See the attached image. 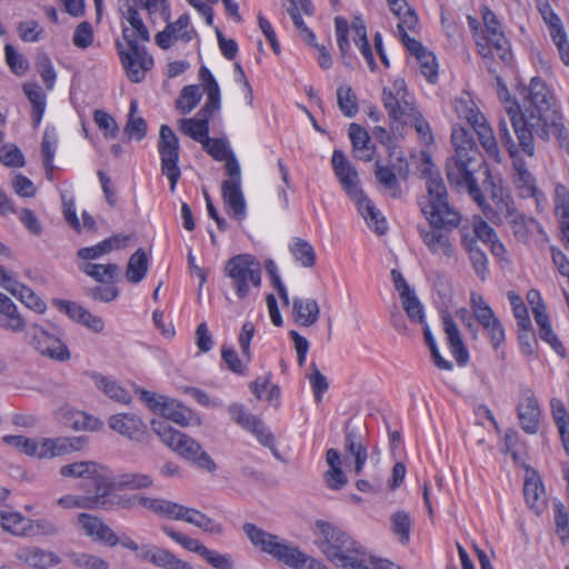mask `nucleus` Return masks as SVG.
Masks as SVG:
<instances>
[{
	"mask_svg": "<svg viewBox=\"0 0 569 569\" xmlns=\"http://www.w3.org/2000/svg\"><path fill=\"white\" fill-rule=\"evenodd\" d=\"M513 104L507 107V114L526 156H535L533 133L545 141L553 136L559 147L569 154V132L562 114L551 107L548 87L541 78H532L522 104Z\"/></svg>",
	"mask_w": 569,
	"mask_h": 569,
	"instance_id": "nucleus-1",
	"label": "nucleus"
},
{
	"mask_svg": "<svg viewBox=\"0 0 569 569\" xmlns=\"http://www.w3.org/2000/svg\"><path fill=\"white\" fill-rule=\"evenodd\" d=\"M427 176V202H420L421 211L429 221L428 227H419L423 244L433 254L447 260L457 258L450 232L461 222L460 213L450 206L443 180L429 167L423 170Z\"/></svg>",
	"mask_w": 569,
	"mask_h": 569,
	"instance_id": "nucleus-2",
	"label": "nucleus"
},
{
	"mask_svg": "<svg viewBox=\"0 0 569 569\" xmlns=\"http://www.w3.org/2000/svg\"><path fill=\"white\" fill-rule=\"evenodd\" d=\"M119 11L129 26H122V39L127 47L122 41L117 40L116 48L129 80L139 83L154 63L143 44L150 41V32L130 0H122Z\"/></svg>",
	"mask_w": 569,
	"mask_h": 569,
	"instance_id": "nucleus-3",
	"label": "nucleus"
},
{
	"mask_svg": "<svg viewBox=\"0 0 569 569\" xmlns=\"http://www.w3.org/2000/svg\"><path fill=\"white\" fill-rule=\"evenodd\" d=\"M451 141L456 154L447 161V179L451 186L466 189L479 206H483L485 197L478 186L475 173L482 168L485 159L477 142L463 127H453Z\"/></svg>",
	"mask_w": 569,
	"mask_h": 569,
	"instance_id": "nucleus-4",
	"label": "nucleus"
},
{
	"mask_svg": "<svg viewBox=\"0 0 569 569\" xmlns=\"http://www.w3.org/2000/svg\"><path fill=\"white\" fill-rule=\"evenodd\" d=\"M203 149L217 161H226L228 179L221 183V196L228 214L242 221L246 218V200L241 191V169L232 151L223 139L208 137L202 143Z\"/></svg>",
	"mask_w": 569,
	"mask_h": 569,
	"instance_id": "nucleus-5",
	"label": "nucleus"
},
{
	"mask_svg": "<svg viewBox=\"0 0 569 569\" xmlns=\"http://www.w3.org/2000/svg\"><path fill=\"white\" fill-rule=\"evenodd\" d=\"M242 531L249 541L260 551L293 569H329L321 561L302 552L297 546L288 543L277 535L264 531L258 526L246 522Z\"/></svg>",
	"mask_w": 569,
	"mask_h": 569,
	"instance_id": "nucleus-6",
	"label": "nucleus"
},
{
	"mask_svg": "<svg viewBox=\"0 0 569 569\" xmlns=\"http://www.w3.org/2000/svg\"><path fill=\"white\" fill-rule=\"evenodd\" d=\"M151 427L161 441L182 459L192 462L198 468L208 472H214L217 470V465L213 459L193 438L173 429L166 420L162 419H153L151 421Z\"/></svg>",
	"mask_w": 569,
	"mask_h": 569,
	"instance_id": "nucleus-7",
	"label": "nucleus"
},
{
	"mask_svg": "<svg viewBox=\"0 0 569 569\" xmlns=\"http://www.w3.org/2000/svg\"><path fill=\"white\" fill-rule=\"evenodd\" d=\"M382 101L391 121L399 122L405 116L412 117L418 134L427 142L432 140L430 126L420 113L416 112V103L403 79H396L391 88H383Z\"/></svg>",
	"mask_w": 569,
	"mask_h": 569,
	"instance_id": "nucleus-8",
	"label": "nucleus"
},
{
	"mask_svg": "<svg viewBox=\"0 0 569 569\" xmlns=\"http://www.w3.org/2000/svg\"><path fill=\"white\" fill-rule=\"evenodd\" d=\"M316 527L322 536L317 546L331 562L342 567V563L351 560V553H363L357 541L341 529L322 520H318Z\"/></svg>",
	"mask_w": 569,
	"mask_h": 569,
	"instance_id": "nucleus-9",
	"label": "nucleus"
},
{
	"mask_svg": "<svg viewBox=\"0 0 569 569\" xmlns=\"http://www.w3.org/2000/svg\"><path fill=\"white\" fill-rule=\"evenodd\" d=\"M2 440L7 445L17 448L20 452L38 458L54 457L67 451L79 450L84 443L81 437L56 440L44 439L42 442H37L23 436H4Z\"/></svg>",
	"mask_w": 569,
	"mask_h": 569,
	"instance_id": "nucleus-10",
	"label": "nucleus"
},
{
	"mask_svg": "<svg viewBox=\"0 0 569 569\" xmlns=\"http://www.w3.org/2000/svg\"><path fill=\"white\" fill-rule=\"evenodd\" d=\"M498 134L502 146L507 149L513 166V183L522 198H533L537 194L536 180L527 169L526 162L519 157L521 147L512 139L507 121L501 119L498 123Z\"/></svg>",
	"mask_w": 569,
	"mask_h": 569,
	"instance_id": "nucleus-11",
	"label": "nucleus"
},
{
	"mask_svg": "<svg viewBox=\"0 0 569 569\" xmlns=\"http://www.w3.org/2000/svg\"><path fill=\"white\" fill-rule=\"evenodd\" d=\"M224 273L231 279L232 287L240 299L249 295V282L257 288L261 284L260 264L248 253L230 258L226 262Z\"/></svg>",
	"mask_w": 569,
	"mask_h": 569,
	"instance_id": "nucleus-12",
	"label": "nucleus"
},
{
	"mask_svg": "<svg viewBox=\"0 0 569 569\" xmlns=\"http://www.w3.org/2000/svg\"><path fill=\"white\" fill-rule=\"evenodd\" d=\"M29 346L40 356L57 362H66L71 359L68 346L56 335L50 333L41 326L33 323L28 333Z\"/></svg>",
	"mask_w": 569,
	"mask_h": 569,
	"instance_id": "nucleus-13",
	"label": "nucleus"
},
{
	"mask_svg": "<svg viewBox=\"0 0 569 569\" xmlns=\"http://www.w3.org/2000/svg\"><path fill=\"white\" fill-rule=\"evenodd\" d=\"M159 153L161 156V172L170 181V190H176V184L181 176L179 161V140L168 124H162L159 132Z\"/></svg>",
	"mask_w": 569,
	"mask_h": 569,
	"instance_id": "nucleus-14",
	"label": "nucleus"
},
{
	"mask_svg": "<svg viewBox=\"0 0 569 569\" xmlns=\"http://www.w3.org/2000/svg\"><path fill=\"white\" fill-rule=\"evenodd\" d=\"M232 419L242 428L251 432L259 443L268 448L277 460H282L277 449L274 436L264 426L263 421L252 413L246 412L243 406L232 403L228 409Z\"/></svg>",
	"mask_w": 569,
	"mask_h": 569,
	"instance_id": "nucleus-15",
	"label": "nucleus"
},
{
	"mask_svg": "<svg viewBox=\"0 0 569 569\" xmlns=\"http://www.w3.org/2000/svg\"><path fill=\"white\" fill-rule=\"evenodd\" d=\"M78 522L86 535L91 537L94 541L101 542L108 547H114L120 543L131 551H138L140 549V546L130 537L122 536L118 538L113 530L98 517L81 513L78 517Z\"/></svg>",
	"mask_w": 569,
	"mask_h": 569,
	"instance_id": "nucleus-16",
	"label": "nucleus"
},
{
	"mask_svg": "<svg viewBox=\"0 0 569 569\" xmlns=\"http://www.w3.org/2000/svg\"><path fill=\"white\" fill-rule=\"evenodd\" d=\"M470 307L475 319L489 335L493 349H498L505 341V329L492 308L478 292H471Z\"/></svg>",
	"mask_w": 569,
	"mask_h": 569,
	"instance_id": "nucleus-17",
	"label": "nucleus"
},
{
	"mask_svg": "<svg viewBox=\"0 0 569 569\" xmlns=\"http://www.w3.org/2000/svg\"><path fill=\"white\" fill-rule=\"evenodd\" d=\"M457 111L459 112L460 117L466 118L472 130L477 133L478 139L488 156L497 162H500V150L498 142L485 116L479 111L468 108L462 111L457 108Z\"/></svg>",
	"mask_w": 569,
	"mask_h": 569,
	"instance_id": "nucleus-18",
	"label": "nucleus"
},
{
	"mask_svg": "<svg viewBox=\"0 0 569 569\" xmlns=\"http://www.w3.org/2000/svg\"><path fill=\"white\" fill-rule=\"evenodd\" d=\"M482 19L487 42L496 50L498 57L505 63H510L512 59L510 43L500 29V22L497 16L488 7H485L482 9Z\"/></svg>",
	"mask_w": 569,
	"mask_h": 569,
	"instance_id": "nucleus-19",
	"label": "nucleus"
},
{
	"mask_svg": "<svg viewBox=\"0 0 569 569\" xmlns=\"http://www.w3.org/2000/svg\"><path fill=\"white\" fill-rule=\"evenodd\" d=\"M109 427L131 441L147 443L148 428L136 415L118 413L109 418Z\"/></svg>",
	"mask_w": 569,
	"mask_h": 569,
	"instance_id": "nucleus-20",
	"label": "nucleus"
},
{
	"mask_svg": "<svg viewBox=\"0 0 569 569\" xmlns=\"http://www.w3.org/2000/svg\"><path fill=\"white\" fill-rule=\"evenodd\" d=\"M402 43L411 56H413L420 64L423 77L435 83L438 78V63L435 54L429 51L422 43L408 34H402Z\"/></svg>",
	"mask_w": 569,
	"mask_h": 569,
	"instance_id": "nucleus-21",
	"label": "nucleus"
},
{
	"mask_svg": "<svg viewBox=\"0 0 569 569\" xmlns=\"http://www.w3.org/2000/svg\"><path fill=\"white\" fill-rule=\"evenodd\" d=\"M137 552V557L149 561L154 567L162 569H193V567L179 558L171 551L151 545H142Z\"/></svg>",
	"mask_w": 569,
	"mask_h": 569,
	"instance_id": "nucleus-22",
	"label": "nucleus"
},
{
	"mask_svg": "<svg viewBox=\"0 0 569 569\" xmlns=\"http://www.w3.org/2000/svg\"><path fill=\"white\" fill-rule=\"evenodd\" d=\"M189 23L188 14H181L177 21L169 22L162 31L156 34V43L161 49L167 50L173 41L190 42L197 36V32L194 29H189Z\"/></svg>",
	"mask_w": 569,
	"mask_h": 569,
	"instance_id": "nucleus-23",
	"label": "nucleus"
},
{
	"mask_svg": "<svg viewBox=\"0 0 569 569\" xmlns=\"http://www.w3.org/2000/svg\"><path fill=\"white\" fill-rule=\"evenodd\" d=\"M332 167L335 173L345 189L348 197L359 194L361 189L359 184L358 172L356 168L349 162L347 157L341 150H335L332 153Z\"/></svg>",
	"mask_w": 569,
	"mask_h": 569,
	"instance_id": "nucleus-24",
	"label": "nucleus"
},
{
	"mask_svg": "<svg viewBox=\"0 0 569 569\" xmlns=\"http://www.w3.org/2000/svg\"><path fill=\"white\" fill-rule=\"evenodd\" d=\"M103 468H97L94 475L90 477V481L92 487L94 488L93 496L88 497V507H100L104 510L110 509V500L111 496H113L112 491L117 488L116 478L104 475L102 472Z\"/></svg>",
	"mask_w": 569,
	"mask_h": 569,
	"instance_id": "nucleus-25",
	"label": "nucleus"
},
{
	"mask_svg": "<svg viewBox=\"0 0 569 569\" xmlns=\"http://www.w3.org/2000/svg\"><path fill=\"white\" fill-rule=\"evenodd\" d=\"M442 329L446 335L448 348L459 366H466L469 362V351L465 345L460 330L450 313L445 312L441 316Z\"/></svg>",
	"mask_w": 569,
	"mask_h": 569,
	"instance_id": "nucleus-26",
	"label": "nucleus"
},
{
	"mask_svg": "<svg viewBox=\"0 0 569 569\" xmlns=\"http://www.w3.org/2000/svg\"><path fill=\"white\" fill-rule=\"evenodd\" d=\"M523 401L518 405V418L522 430L529 435H535L539 430L540 407L532 390L527 389L522 393Z\"/></svg>",
	"mask_w": 569,
	"mask_h": 569,
	"instance_id": "nucleus-27",
	"label": "nucleus"
},
{
	"mask_svg": "<svg viewBox=\"0 0 569 569\" xmlns=\"http://www.w3.org/2000/svg\"><path fill=\"white\" fill-rule=\"evenodd\" d=\"M349 199L357 204L360 214L369 228L380 236L387 232L388 226L385 217L362 189L359 190V194L352 196Z\"/></svg>",
	"mask_w": 569,
	"mask_h": 569,
	"instance_id": "nucleus-28",
	"label": "nucleus"
},
{
	"mask_svg": "<svg viewBox=\"0 0 569 569\" xmlns=\"http://www.w3.org/2000/svg\"><path fill=\"white\" fill-rule=\"evenodd\" d=\"M52 303L59 311L66 312L72 320L86 326L97 333L101 332L104 328V323L100 317L92 315L82 306L73 301L54 299Z\"/></svg>",
	"mask_w": 569,
	"mask_h": 569,
	"instance_id": "nucleus-29",
	"label": "nucleus"
},
{
	"mask_svg": "<svg viewBox=\"0 0 569 569\" xmlns=\"http://www.w3.org/2000/svg\"><path fill=\"white\" fill-rule=\"evenodd\" d=\"M213 111H203L201 108L194 118L179 120V129L194 141L202 143L209 136V120Z\"/></svg>",
	"mask_w": 569,
	"mask_h": 569,
	"instance_id": "nucleus-30",
	"label": "nucleus"
},
{
	"mask_svg": "<svg viewBox=\"0 0 569 569\" xmlns=\"http://www.w3.org/2000/svg\"><path fill=\"white\" fill-rule=\"evenodd\" d=\"M320 318V307L316 299L296 298L292 301V319L300 327H311Z\"/></svg>",
	"mask_w": 569,
	"mask_h": 569,
	"instance_id": "nucleus-31",
	"label": "nucleus"
},
{
	"mask_svg": "<svg viewBox=\"0 0 569 569\" xmlns=\"http://www.w3.org/2000/svg\"><path fill=\"white\" fill-rule=\"evenodd\" d=\"M473 234L470 238H476L477 243L482 241L490 248V251L496 257H502L506 253V248L498 239L497 233L492 227L481 217H475L472 223Z\"/></svg>",
	"mask_w": 569,
	"mask_h": 569,
	"instance_id": "nucleus-32",
	"label": "nucleus"
},
{
	"mask_svg": "<svg viewBox=\"0 0 569 569\" xmlns=\"http://www.w3.org/2000/svg\"><path fill=\"white\" fill-rule=\"evenodd\" d=\"M18 558L30 569H51L60 562V558L53 552L36 547L19 550Z\"/></svg>",
	"mask_w": 569,
	"mask_h": 569,
	"instance_id": "nucleus-33",
	"label": "nucleus"
},
{
	"mask_svg": "<svg viewBox=\"0 0 569 569\" xmlns=\"http://www.w3.org/2000/svg\"><path fill=\"white\" fill-rule=\"evenodd\" d=\"M129 239V236L114 234L97 243L96 246L79 249L77 254L82 260L98 259L103 254L111 252L112 250L123 248Z\"/></svg>",
	"mask_w": 569,
	"mask_h": 569,
	"instance_id": "nucleus-34",
	"label": "nucleus"
},
{
	"mask_svg": "<svg viewBox=\"0 0 569 569\" xmlns=\"http://www.w3.org/2000/svg\"><path fill=\"white\" fill-rule=\"evenodd\" d=\"M545 23L548 26L552 41L555 42L561 61L569 66V41L563 24L556 12L543 18Z\"/></svg>",
	"mask_w": 569,
	"mask_h": 569,
	"instance_id": "nucleus-35",
	"label": "nucleus"
},
{
	"mask_svg": "<svg viewBox=\"0 0 569 569\" xmlns=\"http://www.w3.org/2000/svg\"><path fill=\"white\" fill-rule=\"evenodd\" d=\"M461 246L468 252L472 268L481 280H486L488 272V258L483 250L477 243L476 238H470L468 232L462 231Z\"/></svg>",
	"mask_w": 569,
	"mask_h": 569,
	"instance_id": "nucleus-36",
	"label": "nucleus"
},
{
	"mask_svg": "<svg viewBox=\"0 0 569 569\" xmlns=\"http://www.w3.org/2000/svg\"><path fill=\"white\" fill-rule=\"evenodd\" d=\"M87 375L94 382L96 387L100 389L104 395H107L110 399L123 405L130 403L131 397L129 392L124 388L119 386L114 380H111L108 377L96 371H89Z\"/></svg>",
	"mask_w": 569,
	"mask_h": 569,
	"instance_id": "nucleus-37",
	"label": "nucleus"
},
{
	"mask_svg": "<svg viewBox=\"0 0 569 569\" xmlns=\"http://www.w3.org/2000/svg\"><path fill=\"white\" fill-rule=\"evenodd\" d=\"M349 138L351 140L356 158L362 161H371L373 147H369L370 137L368 132L358 123L349 126Z\"/></svg>",
	"mask_w": 569,
	"mask_h": 569,
	"instance_id": "nucleus-38",
	"label": "nucleus"
},
{
	"mask_svg": "<svg viewBox=\"0 0 569 569\" xmlns=\"http://www.w3.org/2000/svg\"><path fill=\"white\" fill-rule=\"evenodd\" d=\"M0 328L11 332H22L26 328L23 317L10 298L0 308Z\"/></svg>",
	"mask_w": 569,
	"mask_h": 569,
	"instance_id": "nucleus-39",
	"label": "nucleus"
},
{
	"mask_svg": "<svg viewBox=\"0 0 569 569\" xmlns=\"http://www.w3.org/2000/svg\"><path fill=\"white\" fill-rule=\"evenodd\" d=\"M523 495L529 508L538 515L541 513L545 509L546 502L543 497V486L538 477L532 476L526 479L523 485Z\"/></svg>",
	"mask_w": 569,
	"mask_h": 569,
	"instance_id": "nucleus-40",
	"label": "nucleus"
},
{
	"mask_svg": "<svg viewBox=\"0 0 569 569\" xmlns=\"http://www.w3.org/2000/svg\"><path fill=\"white\" fill-rule=\"evenodd\" d=\"M182 521H186L204 532L211 533V535H222L223 533V527L221 523L217 522L214 519L208 517L200 510L186 507L184 510V518H182Z\"/></svg>",
	"mask_w": 569,
	"mask_h": 569,
	"instance_id": "nucleus-41",
	"label": "nucleus"
},
{
	"mask_svg": "<svg viewBox=\"0 0 569 569\" xmlns=\"http://www.w3.org/2000/svg\"><path fill=\"white\" fill-rule=\"evenodd\" d=\"M80 270L100 283L118 280L120 271L116 263L99 264L92 262H84L80 264Z\"/></svg>",
	"mask_w": 569,
	"mask_h": 569,
	"instance_id": "nucleus-42",
	"label": "nucleus"
},
{
	"mask_svg": "<svg viewBox=\"0 0 569 569\" xmlns=\"http://www.w3.org/2000/svg\"><path fill=\"white\" fill-rule=\"evenodd\" d=\"M22 88L32 106L33 126L38 127L46 110V94L38 83H24Z\"/></svg>",
	"mask_w": 569,
	"mask_h": 569,
	"instance_id": "nucleus-43",
	"label": "nucleus"
},
{
	"mask_svg": "<svg viewBox=\"0 0 569 569\" xmlns=\"http://www.w3.org/2000/svg\"><path fill=\"white\" fill-rule=\"evenodd\" d=\"M0 526L16 536H29L30 533V519L24 518L19 512L0 510Z\"/></svg>",
	"mask_w": 569,
	"mask_h": 569,
	"instance_id": "nucleus-44",
	"label": "nucleus"
},
{
	"mask_svg": "<svg viewBox=\"0 0 569 569\" xmlns=\"http://www.w3.org/2000/svg\"><path fill=\"white\" fill-rule=\"evenodd\" d=\"M538 327H539V335L540 338L546 341L548 345L551 346V348L561 357H565L566 350L553 332L550 322H549V316L547 312H540L536 311V318H535Z\"/></svg>",
	"mask_w": 569,
	"mask_h": 569,
	"instance_id": "nucleus-45",
	"label": "nucleus"
},
{
	"mask_svg": "<svg viewBox=\"0 0 569 569\" xmlns=\"http://www.w3.org/2000/svg\"><path fill=\"white\" fill-rule=\"evenodd\" d=\"M137 111L138 102L137 100H132L130 102L128 120L123 130L129 140L134 139L137 141H141L147 134L148 127L146 120L142 117L136 116Z\"/></svg>",
	"mask_w": 569,
	"mask_h": 569,
	"instance_id": "nucleus-46",
	"label": "nucleus"
},
{
	"mask_svg": "<svg viewBox=\"0 0 569 569\" xmlns=\"http://www.w3.org/2000/svg\"><path fill=\"white\" fill-rule=\"evenodd\" d=\"M148 272V257L143 249H138L129 259L126 277L132 283L143 280Z\"/></svg>",
	"mask_w": 569,
	"mask_h": 569,
	"instance_id": "nucleus-47",
	"label": "nucleus"
},
{
	"mask_svg": "<svg viewBox=\"0 0 569 569\" xmlns=\"http://www.w3.org/2000/svg\"><path fill=\"white\" fill-rule=\"evenodd\" d=\"M118 489L140 490L153 486V478L147 473L126 472L116 477Z\"/></svg>",
	"mask_w": 569,
	"mask_h": 569,
	"instance_id": "nucleus-48",
	"label": "nucleus"
},
{
	"mask_svg": "<svg viewBox=\"0 0 569 569\" xmlns=\"http://www.w3.org/2000/svg\"><path fill=\"white\" fill-rule=\"evenodd\" d=\"M34 66L46 89L52 90L56 86L57 72L52 66L50 57L46 52H39L37 54Z\"/></svg>",
	"mask_w": 569,
	"mask_h": 569,
	"instance_id": "nucleus-49",
	"label": "nucleus"
},
{
	"mask_svg": "<svg viewBox=\"0 0 569 569\" xmlns=\"http://www.w3.org/2000/svg\"><path fill=\"white\" fill-rule=\"evenodd\" d=\"M337 100L340 111L348 118L358 113V100L355 91L349 86H340L337 89Z\"/></svg>",
	"mask_w": 569,
	"mask_h": 569,
	"instance_id": "nucleus-50",
	"label": "nucleus"
},
{
	"mask_svg": "<svg viewBox=\"0 0 569 569\" xmlns=\"http://www.w3.org/2000/svg\"><path fill=\"white\" fill-rule=\"evenodd\" d=\"M390 520L392 532L399 537V540L402 545H407L410 540V531L412 526L409 513L403 510L396 511L391 515Z\"/></svg>",
	"mask_w": 569,
	"mask_h": 569,
	"instance_id": "nucleus-51",
	"label": "nucleus"
},
{
	"mask_svg": "<svg viewBox=\"0 0 569 569\" xmlns=\"http://www.w3.org/2000/svg\"><path fill=\"white\" fill-rule=\"evenodd\" d=\"M161 530L166 536H168L173 541H176L177 543L182 546L184 549H187L188 551L198 553L200 557L202 556V553L204 552V550L207 548L198 539H192V538L174 530L170 526H162Z\"/></svg>",
	"mask_w": 569,
	"mask_h": 569,
	"instance_id": "nucleus-52",
	"label": "nucleus"
},
{
	"mask_svg": "<svg viewBox=\"0 0 569 569\" xmlns=\"http://www.w3.org/2000/svg\"><path fill=\"white\" fill-rule=\"evenodd\" d=\"M290 251L302 267L311 268L316 263V252L313 247L305 239H297Z\"/></svg>",
	"mask_w": 569,
	"mask_h": 569,
	"instance_id": "nucleus-53",
	"label": "nucleus"
},
{
	"mask_svg": "<svg viewBox=\"0 0 569 569\" xmlns=\"http://www.w3.org/2000/svg\"><path fill=\"white\" fill-rule=\"evenodd\" d=\"M200 99L201 93L199 91V87L196 84L187 86L181 90L180 97L177 100V109L182 114H188L197 107Z\"/></svg>",
	"mask_w": 569,
	"mask_h": 569,
	"instance_id": "nucleus-54",
	"label": "nucleus"
},
{
	"mask_svg": "<svg viewBox=\"0 0 569 569\" xmlns=\"http://www.w3.org/2000/svg\"><path fill=\"white\" fill-rule=\"evenodd\" d=\"M97 468L98 465L92 461H79L62 466L60 475L62 477L90 479V477L96 473Z\"/></svg>",
	"mask_w": 569,
	"mask_h": 569,
	"instance_id": "nucleus-55",
	"label": "nucleus"
},
{
	"mask_svg": "<svg viewBox=\"0 0 569 569\" xmlns=\"http://www.w3.org/2000/svg\"><path fill=\"white\" fill-rule=\"evenodd\" d=\"M400 299L403 310L412 322L421 323L423 326L427 325L425 321L423 306L416 296L415 291L405 297H401Z\"/></svg>",
	"mask_w": 569,
	"mask_h": 569,
	"instance_id": "nucleus-56",
	"label": "nucleus"
},
{
	"mask_svg": "<svg viewBox=\"0 0 569 569\" xmlns=\"http://www.w3.org/2000/svg\"><path fill=\"white\" fill-rule=\"evenodd\" d=\"M375 176L377 181L382 184L386 189L392 191V197L398 198L401 194L399 181L395 172L389 168L381 166L379 161L376 162Z\"/></svg>",
	"mask_w": 569,
	"mask_h": 569,
	"instance_id": "nucleus-57",
	"label": "nucleus"
},
{
	"mask_svg": "<svg viewBox=\"0 0 569 569\" xmlns=\"http://www.w3.org/2000/svg\"><path fill=\"white\" fill-rule=\"evenodd\" d=\"M57 143V134L54 128H47L44 130L42 142H41V154L43 158L44 168L48 171H52L53 167V158H54V146Z\"/></svg>",
	"mask_w": 569,
	"mask_h": 569,
	"instance_id": "nucleus-58",
	"label": "nucleus"
},
{
	"mask_svg": "<svg viewBox=\"0 0 569 569\" xmlns=\"http://www.w3.org/2000/svg\"><path fill=\"white\" fill-rule=\"evenodd\" d=\"M423 337L426 340L427 346L429 347V350L431 352V358L433 360L435 366L440 370L450 371L452 370L453 366L450 361L445 359L437 346V342L435 340V337L430 330V327L428 325H425L423 327Z\"/></svg>",
	"mask_w": 569,
	"mask_h": 569,
	"instance_id": "nucleus-59",
	"label": "nucleus"
},
{
	"mask_svg": "<svg viewBox=\"0 0 569 569\" xmlns=\"http://www.w3.org/2000/svg\"><path fill=\"white\" fill-rule=\"evenodd\" d=\"M96 124L103 131L104 138L114 139L119 132V126L114 118L103 110H96L93 113Z\"/></svg>",
	"mask_w": 569,
	"mask_h": 569,
	"instance_id": "nucleus-60",
	"label": "nucleus"
},
{
	"mask_svg": "<svg viewBox=\"0 0 569 569\" xmlns=\"http://www.w3.org/2000/svg\"><path fill=\"white\" fill-rule=\"evenodd\" d=\"M6 60L11 71L17 76H22L29 68L28 61L22 54L18 53L13 46L6 44L4 47Z\"/></svg>",
	"mask_w": 569,
	"mask_h": 569,
	"instance_id": "nucleus-61",
	"label": "nucleus"
},
{
	"mask_svg": "<svg viewBox=\"0 0 569 569\" xmlns=\"http://www.w3.org/2000/svg\"><path fill=\"white\" fill-rule=\"evenodd\" d=\"M555 525L562 543L569 539V515L561 502L555 503Z\"/></svg>",
	"mask_w": 569,
	"mask_h": 569,
	"instance_id": "nucleus-62",
	"label": "nucleus"
},
{
	"mask_svg": "<svg viewBox=\"0 0 569 569\" xmlns=\"http://www.w3.org/2000/svg\"><path fill=\"white\" fill-rule=\"evenodd\" d=\"M345 449L349 455L353 456L355 458H359L362 455H368L367 449L362 443L360 430L352 429L347 431Z\"/></svg>",
	"mask_w": 569,
	"mask_h": 569,
	"instance_id": "nucleus-63",
	"label": "nucleus"
},
{
	"mask_svg": "<svg viewBox=\"0 0 569 569\" xmlns=\"http://www.w3.org/2000/svg\"><path fill=\"white\" fill-rule=\"evenodd\" d=\"M72 563L77 567L89 569H109V565L102 558L86 552L71 555Z\"/></svg>",
	"mask_w": 569,
	"mask_h": 569,
	"instance_id": "nucleus-64",
	"label": "nucleus"
}]
</instances>
